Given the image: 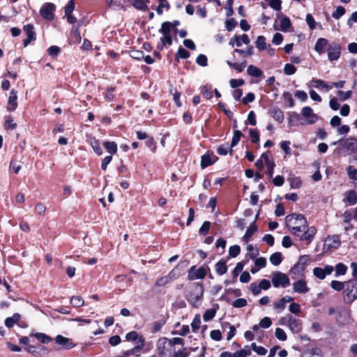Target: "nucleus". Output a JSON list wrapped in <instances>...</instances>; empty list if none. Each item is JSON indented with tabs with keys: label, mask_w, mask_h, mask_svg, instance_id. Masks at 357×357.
I'll use <instances>...</instances> for the list:
<instances>
[{
	"label": "nucleus",
	"mask_w": 357,
	"mask_h": 357,
	"mask_svg": "<svg viewBox=\"0 0 357 357\" xmlns=\"http://www.w3.org/2000/svg\"><path fill=\"white\" fill-rule=\"evenodd\" d=\"M314 50L319 54L325 53L328 54V59L330 61L337 60L341 54V45L336 42L328 43V40L324 38L317 39Z\"/></svg>",
	"instance_id": "f257e3e1"
},
{
	"label": "nucleus",
	"mask_w": 357,
	"mask_h": 357,
	"mask_svg": "<svg viewBox=\"0 0 357 357\" xmlns=\"http://www.w3.org/2000/svg\"><path fill=\"white\" fill-rule=\"evenodd\" d=\"M287 227L291 233L296 236L299 232L305 231L307 227V221L302 214L292 213L285 217Z\"/></svg>",
	"instance_id": "f03ea898"
},
{
	"label": "nucleus",
	"mask_w": 357,
	"mask_h": 357,
	"mask_svg": "<svg viewBox=\"0 0 357 357\" xmlns=\"http://www.w3.org/2000/svg\"><path fill=\"white\" fill-rule=\"evenodd\" d=\"M204 286L202 283L195 282L192 284L191 290L186 296L187 301L192 305L197 307V303L203 298Z\"/></svg>",
	"instance_id": "7ed1b4c3"
},
{
	"label": "nucleus",
	"mask_w": 357,
	"mask_h": 357,
	"mask_svg": "<svg viewBox=\"0 0 357 357\" xmlns=\"http://www.w3.org/2000/svg\"><path fill=\"white\" fill-rule=\"evenodd\" d=\"M160 342L161 339L158 342V351L160 357H188L190 354L189 349L186 347H182L181 349L178 351H176L175 348H174L173 351L170 349L169 353H167L165 348V342H162V343H160Z\"/></svg>",
	"instance_id": "20e7f679"
},
{
	"label": "nucleus",
	"mask_w": 357,
	"mask_h": 357,
	"mask_svg": "<svg viewBox=\"0 0 357 357\" xmlns=\"http://www.w3.org/2000/svg\"><path fill=\"white\" fill-rule=\"evenodd\" d=\"M343 298L346 303L351 304L357 299V281L349 280L346 282V288L343 291Z\"/></svg>",
	"instance_id": "39448f33"
},
{
	"label": "nucleus",
	"mask_w": 357,
	"mask_h": 357,
	"mask_svg": "<svg viewBox=\"0 0 357 357\" xmlns=\"http://www.w3.org/2000/svg\"><path fill=\"white\" fill-rule=\"evenodd\" d=\"M272 283L275 288L280 286L285 288L290 285V280L286 274L280 271H274L272 273Z\"/></svg>",
	"instance_id": "423d86ee"
},
{
	"label": "nucleus",
	"mask_w": 357,
	"mask_h": 357,
	"mask_svg": "<svg viewBox=\"0 0 357 357\" xmlns=\"http://www.w3.org/2000/svg\"><path fill=\"white\" fill-rule=\"evenodd\" d=\"M195 269L196 266H192L189 269L188 274V279L189 280L204 279L207 275V271H211L208 266H206V268H204V266H201L195 272Z\"/></svg>",
	"instance_id": "0eeeda50"
},
{
	"label": "nucleus",
	"mask_w": 357,
	"mask_h": 357,
	"mask_svg": "<svg viewBox=\"0 0 357 357\" xmlns=\"http://www.w3.org/2000/svg\"><path fill=\"white\" fill-rule=\"evenodd\" d=\"M56 6L53 3H45L40 9V15L47 21H52L54 19V11Z\"/></svg>",
	"instance_id": "6e6552de"
},
{
	"label": "nucleus",
	"mask_w": 357,
	"mask_h": 357,
	"mask_svg": "<svg viewBox=\"0 0 357 357\" xmlns=\"http://www.w3.org/2000/svg\"><path fill=\"white\" fill-rule=\"evenodd\" d=\"M347 154L350 155L357 152V139L354 137H349L346 139L342 146Z\"/></svg>",
	"instance_id": "1a4fd4ad"
},
{
	"label": "nucleus",
	"mask_w": 357,
	"mask_h": 357,
	"mask_svg": "<svg viewBox=\"0 0 357 357\" xmlns=\"http://www.w3.org/2000/svg\"><path fill=\"white\" fill-rule=\"evenodd\" d=\"M23 30L27 38L24 39L23 45L26 47L31 42L36 40V35L34 31V26L32 24H27L24 26Z\"/></svg>",
	"instance_id": "9d476101"
},
{
	"label": "nucleus",
	"mask_w": 357,
	"mask_h": 357,
	"mask_svg": "<svg viewBox=\"0 0 357 357\" xmlns=\"http://www.w3.org/2000/svg\"><path fill=\"white\" fill-rule=\"evenodd\" d=\"M301 114L307 119L308 124H313L318 120L317 115L313 113L312 109L309 106L303 107Z\"/></svg>",
	"instance_id": "9b49d317"
},
{
	"label": "nucleus",
	"mask_w": 357,
	"mask_h": 357,
	"mask_svg": "<svg viewBox=\"0 0 357 357\" xmlns=\"http://www.w3.org/2000/svg\"><path fill=\"white\" fill-rule=\"evenodd\" d=\"M288 326L291 331L294 333H298L302 330V323L298 319L294 318L291 314L287 315Z\"/></svg>",
	"instance_id": "f8f14e48"
},
{
	"label": "nucleus",
	"mask_w": 357,
	"mask_h": 357,
	"mask_svg": "<svg viewBox=\"0 0 357 357\" xmlns=\"http://www.w3.org/2000/svg\"><path fill=\"white\" fill-rule=\"evenodd\" d=\"M145 345V340L140 339V341L137 342V345L132 349L124 351L122 354L124 356H139V352L144 347Z\"/></svg>",
	"instance_id": "ddd939ff"
},
{
	"label": "nucleus",
	"mask_w": 357,
	"mask_h": 357,
	"mask_svg": "<svg viewBox=\"0 0 357 357\" xmlns=\"http://www.w3.org/2000/svg\"><path fill=\"white\" fill-rule=\"evenodd\" d=\"M17 91L13 89H11L8 98V106H7V110L8 112H13L15 111L17 107Z\"/></svg>",
	"instance_id": "4468645a"
},
{
	"label": "nucleus",
	"mask_w": 357,
	"mask_h": 357,
	"mask_svg": "<svg viewBox=\"0 0 357 357\" xmlns=\"http://www.w3.org/2000/svg\"><path fill=\"white\" fill-rule=\"evenodd\" d=\"M268 114L278 123H282L284 121V116L281 109L275 106L268 110Z\"/></svg>",
	"instance_id": "2eb2a0df"
},
{
	"label": "nucleus",
	"mask_w": 357,
	"mask_h": 357,
	"mask_svg": "<svg viewBox=\"0 0 357 357\" xmlns=\"http://www.w3.org/2000/svg\"><path fill=\"white\" fill-rule=\"evenodd\" d=\"M294 291L299 294H306L309 291L310 289L307 287V282L305 280L301 279L293 284Z\"/></svg>",
	"instance_id": "dca6fc26"
},
{
	"label": "nucleus",
	"mask_w": 357,
	"mask_h": 357,
	"mask_svg": "<svg viewBox=\"0 0 357 357\" xmlns=\"http://www.w3.org/2000/svg\"><path fill=\"white\" fill-rule=\"evenodd\" d=\"M56 343L61 345L64 349H70L73 348L75 344L68 337L61 335H58L55 338Z\"/></svg>",
	"instance_id": "f3484780"
},
{
	"label": "nucleus",
	"mask_w": 357,
	"mask_h": 357,
	"mask_svg": "<svg viewBox=\"0 0 357 357\" xmlns=\"http://www.w3.org/2000/svg\"><path fill=\"white\" fill-rule=\"evenodd\" d=\"M213 158L209 154H204L202 156L201 160V167L202 169L206 168L207 167L214 164L218 160V157L214 155L213 152L211 153Z\"/></svg>",
	"instance_id": "a211bd4d"
},
{
	"label": "nucleus",
	"mask_w": 357,
	"mask_h": 357,
	"mask_svg": "<svg viewBox=\"0 0 357 357\" xmlns=\"http://www.w3.org/2000/svg\"><path fill=\"white\" fill-rule=\"evenodd\" d=\"M345 198L343 199L344 203L348 205H355L357 203V193L354 190H350L345 193Z\"/></svg>",
	"instance_id": "6ab92c4d"
},
{
	"label": "nucleus",
	"mask_w": 357,
	"mask_h": 357,
	"mask_svg": "<svg viewBox=\"0 0 357 357\" xmlns=\"http://www.w3.org/2000/svg\"><path fill=\"white\" fill-rule=\"evenodd\" d=\"M215 269L217 273V274L222 275L225 274L227 272V260H225L224 258H222L220 259L215 264Z\"/></svg>",
	"instance_id": "aec40b11"
},
{
	"label": "nucleus",
	"mask_w": 357,
	"mask_h": 357,
	"mask_svg": "<svg viewBox=\"0 0 357 357\" xmlns=\"http://www.w3.org/2000/svg\"><path fill=\"white\" fill-rule=\"evenodd\" d=\"M326 241H331V243L327 244L328 249H337L341 245L340 238L338 235L328 236Z\"/></svg>",
	"instance_id": "412c9836"
},
{
	"label": "nucleus",
	"mask_w": 357,
	"mask_h": 357,
	"mask_svg": "<svg viewBox=\"0 0 357 357\" xmlns=\"http://www.w3.org/2000/svg\"><path fill=\"white\" fill-rule=\"evenodd\" d=\"M169 91L170 94H172L173 96V100L176 107H181L182 105L181 101L180 100L181 92L176 88H173L172 85L170 86Z\"/></svg>",
	"instance_id": "4be33fe9"
},
{
	"label": "nucleus",
	"mask_w": 357,
	"mask_h": 357,
	"mask_svg": "<svg viewBox=\"0 0 357 357\" xmlns=\"http://www.w3.org/2000/svg\"><path fill=\"white\" fill-rule=\"evenodd\" d=\"M216 151L217 153L220 155H226L228 153H229L230 155H232L234 153V150L231 148H230V146L228 142L220 145L217 148Z\"/></svg>",
	"instance_id": "5701e85b"
},
{
	"label": "nucleus",
	"mask_w": 357,
	"mask_h": 357,
	"mask_svg": "<svg viewBox=\"0 0 357 357\" xmlns=\"http://www.w3.org/2000/svg\"><path fill=\"white\" fill-rule=\"evenodd\" d=\"M190 56V53L187 50L183 48L182 46H179L178 51L175 54V61L176 63H179L181 59H186L189 58Z\"/></svg>",
	"instance_id": "b1692460"
},
{
	"label": "nucleus",
	"mask_w": 357,
	"mask_h": 357,
	"mask_svg": "<svg viewBox=\"0 0 357 357\" xmlns=\"http://www.w3.org/2000/svg\"><path fill=\"white\" fill-rule=\"evenodd\" d=\"M247 73L254 77H259L263 75L262 70L258 67L250 65L247 68Z\"/></svg>",
	"instance_id": "393cba45"
},
{
	"label": "nucleus",
	"mask_w": 357,
	"mask_h": 357,
	"mask_svg": "<svg viewBox=\"0 0 357 357\" xmlns=\"http://www.w3.org/2000/svg\"><path fill=\"white\" fill-rule=\"evenodd\" d=\"M158 1L159 4L155 9L158 15H162L163 14V8L166 10H169L170 9V3L167 0H158Z\"/></svg>",
	"instance_id": "a878e982"
},
{
	"label": "nucleus",
	"mask_w": 357,
	"mask_h": 357,
	"mask_svg": "<svg viewBox=\"0 0 357 357\" xmlns=\"http://www.w3.org/2000/svg\"><path fill=\"white\" fill-rule=\"evenodd\" d=\"M128 2L139 10L147 11L149 10L148 6L144 4L143 0H128Z\"/></svg>",
	"instance_id": "bb28decb"
},
{
	"label": "nucleus",
	"mask_w": 357,
	"mask_h": 357,
	"mask_svg": "<svg viewBox=\"0 0 357 357\" xmlns=\"http://www.w3.org/2000/svg\"><path fill=\"white\" fill-rule=\"evenodd\" d=\"M30 336H34L38 341L43 344H48L52 340L50 336L43 333L31 334Z\"/></svg>",
	"instance_id": "cd10ccee"
},
{
	"label": "nucleus",
	"mask_w": 357,
	"mask_h": 357,
	"mask_svg": "<svg viewBox=\"0 0 357 357\" xmlns=\"http://www.w3.org/2000/svg\"><path fill=\"white\" fill-rule=\"evenodd\" d=\"M290 187L293 189H298L302 186V180L300 176H292L288 178Z\"/></svg>",
	"instance_id": "c85d7f7f"
},
{
	"label": "nucleus",
	"mask_w": 357,
	"mask_h": 357,
	"mask_svg": "<svg viewBox=\"0 0 357 357\" xmlns=\"http://www.w3.org/2000/svg\"><path fill=\"white\" fill-rule=\"evenodd\" d=\"M291 26V22L289 17L284 16L280 20V30L287 32Z\"/></svg>",
	"instance_id": "c756f323"
},
{
	"label": "nucleus",
	"mask_w": 357,
	"mask_h": 357,
	"mask_svg": "<svg viewBox=\"0 0 357 357\" xmlns=\"http://www.w3.org/2000/svg\"><path fill=\"white\" fill-rule=\"evenodd\" d=\"M245 264V263L243 261H240L236 264V267L234 268V269L232 271V275H233L232 282L234 283L237 281V277L239 275V273L243 271Z\"/></svg>",
	"instance_id": "7c9ffc66"
},
{
	"label": "nucleus",
	"mask_w": 357,
	"mask_h": 357,
	"mask_svg": "<svg viewBox=\"0 0 357 357\" xmlns=\"http://www.w3.org/2000/svg\"><path fill=\"white\" fill-rule=\"evenodd\" d=\"M270 261L274 266H278L281 264L283 257L282 255L280 252L273 253L270 257Z\"/></svg>",
	"instance_id": "2f4dec72"
},
{
	"label": "nucleus",
	"mask_w": 357,
	"mask_h": 357,
	"mask_svg": "<svg viewBox=\"0 0 357 357\" xmlns=\"http://www.w3.org/2000/svg\"><path fill=\"white\" fill-rule=\"evenodd\" d=\"M201 92L203 96L209 100L213 97V91L212 86L211 84H206L202 87Z\"/></svg>",
	"instance_id": "473e14b6"
},
{
	"label": "nucleus",
	"mask_w": 357,
	"mask_h": 357,
	"mask_svg": "<svg viewBox=\"0 0 357 357\" xmlns=\"http://www.w3.org/2000/svg\"><path fill=\"white\" fill-rule=\"evenodd\" d=\"M104 148L106 151L113 155L117 152V144L115 142H105L103 144Z\"/></svg>",
	"instance_id": "72a5a7b5"
},
{
	"label": "nucleus",
	"mask_w": 357,
	"mask_h": 357,
	"mask_svg": "<svg viewBox=\"0 0 357 357\" xmlns=\"http://www.w3.org/2000/svg\"><path fill=\"white\" fill-rule=\"evenodd\" d=\"M127 341L135 342L140 341V339H144L142 335H139L137 331H132L128 333L126 335Z\"/></svg>",
	"instance_id": "f704fd0d"
},
{
	"label": "nucleus",
	"mask_w": 357,
	"mask_h": 357,
	"mask_svg": "<svg viewBox=\"0 0 357 357\" xmlns=\"http://www.w3.org/2000/svg\"><path fill=\"white\" fill-rule=\"evenodd\" d=\"M301 116L297 112H293L289 114L288 119V123L289 126H294L298 125L301 120Z\"/></svg>",
	"instance_id": "c9c22d12"
},
{
	"label": "nucleus",
	"mask_w": 357,
	"mask_h": 357,
	"mask_svg": "<svg viewBox=\"0 0 357 357\" xmlns=\"http://www.w3.org/2000/svg\"><path fill=\"white\" fill-rule=\"evenodd\" d=\"M234 52L238 53L243 56V57H247L252 56L254 54V47L250 45L247 47L245 50L241 49H235Z\"/></svg>",
	"instance_id": "e433bc0d"
},
{
	"label": "nucleus",
	"mask_w": 357,
	"mask_h": 357,
	"mask_svg": "<svg viewBox=\"0 0 357 357\" xmlns=\"http://www.w3.org/2000/svg\"><path fill=\"white\" fill-rule=\"evenodd\" d=\"M172 23L169 21H166L162 23L160 29L158 30L160 33L162 35L171 34L172 31Z\"/></svg>",
	"instance_id": "4c0bfd02"
},
{
	"label": "nucleus",
	"mask_w": 357,
	"mask_h": 357,
	"mask_svg": "<svg viewBox=\"0 0 357 357\" xmlns=\"http://www.w3.org/2000/svg\"><path fill=\"white\" fill-rule=\"evenodd\" d=\"M250 141L253 144H258L260 141V134L257 129H250Z\"/></svg>",
	"instance_id": "58836bf2"
},
{
	"label": "nucleus",
	"mask_w": 357,
	"mask_h": 357,
	"mask_svg": "<svg viewBox=\"0 0 357 357\" xmlns=\"http://www.w3.org/2000/svg\"><path fill=\"white\" fill-rule=\"evenodd\" d=\"M242 136H243V135L241 131L238 130H234L231 142L229 144L230 148L232 149L233 147L236 146L238 144Z\"/></svg>",
	"instance_id": "ea45409f"
},
{
	"label": "nucleus",
	"mask_w": 357,
	"mask_h": 357,
	"mask_svg": "<svg viewBox=\"0 0 357 357\" xmlns=\"http://www.w3.org/2000/svg\"><path fill=\"white\" fill-rule=\"evenodd\" d=\"M163 340V342H165L167 340H168V345L170 347H174V345L176 344H180L183 346L185 344V340L181 337H173L172 339L164 338Z\"/></svg>",
	"instance_id": "a19ab883"
},
{
	"label": "nucleus",
	"mask_w": 357,
	"mask_h": 357,
	"mask_svg": "<svg viewBox=\"0 0 357 357\" xmlns=\"http://www.w3.org/2000/svg\"><path fill=\"white\" fill-rule=\"evenodd\" d=\"M90 144L93 150V151L98 155H100L102 153V149L100 146V142L98 139H96L95 137L91 139Z\"/></svg>",
	"instance_id": "79ce46f5"
},
{
	"label": "nucleus",
	"mask_w": 357,
	"mask_h": 357,
	"mask_svg": "<svg viewBox=\"0 0 357 357\" xmlns=\"http://www.w3.org/2000/svg\"><path fill=\"white\" fill-rule=\"evenodd\" d=\"M145 144L148 148L150 149L152 153H155L157 145L154 138L152 136H149L148 138L145 139Z\"/></svg>",
	"instance_id": "37998d69"
},
{
	"label": "nucleus",
	"mask_w": 357,
	"mask_h": 357,
	"mask_svg": "<svg viewBox=\"0 0 357 357\" xmlns=\"http://www.w3.org/2000/svg\"><path fill=\"white\" fill-rule=\"evenodd\" d=\"M259 213L257 214L255 220L249 225L245 233L250 236H252L253 234L258 230V227L256 224L257 219L258 218Z\"/></svg>",
	"instance_id": "c03bdc74"
},
{
	"label": "nucleus",
	"mask_w": 357,
	"mask_h": 357,
	"mask_svg": "<svg viewBox=\"0 0 357 357\" xmlns=\"http://www.w3.org/2000/svg\"><path fill=\"white\" fill-rule=\"evenodd\" d=\"M347 269L348 268L342 262L337 264L335 266V275L338 276L345 275Z\"/></svg>",
	"instance_id": "a18cd8bd"
},
{
	"label": "nucleus",
	"mask_w": 357,
	"mask_h": 357,
	"mask_svg": "<svg viewBox=\"0 0 357 357\" xmlns=\"http://www.w3.org/2000/svg\"><path fill=\"white\" fill-rule=\"evenodd\" d=\"M255 43L259 51H263L266 48V38L264 36H259Z\"/></svg>",
	"instance_id": "49530a36"
},
{
	"label": "nucleus",
	"mask_w": 357,
	"mask_h": 357,
	"mask_svg": "<svg viewBox=\"0 0 357 357\" xmlns=\"http://www.w3.org/2000/svg\"><path fill=\"white\" fill-rule=\"evenodd\" d=\"M331 287L332 289L337 291L344 290L346 288V282H342L337 280H333L331 283Z\"/></svg>",
	"instance_id": "de8ad7c7"
},
{
	"label": "nucleus",
	"mask_w": 357,
	"mask_h": 357,
	"mask_svg": "<svg viewBox=\"0 0 357 357\" xmlns=\"http://www.w3.org/2000/svg\"><path fill=\"white\" fill-rule=\"evenodd\" d=\"M70 303L75 307H79L84 305V301L79 296H74L70 299Z\"/></svg>",
	"instance_id": "09e8293b"
},
{
	"label": "nucleus",
	"mask_w": 357,
	"mask_h": 357,
	"mask_svg": "<svg viewBox=\"0 0 357 357\" xmlns=\"http://www.w3.org/2000/svg\"><path fill=\"white\" fill-rule=\"evenodd\" d=\"M116 90L115 86H109L107 88V92L105 94V99L108 102H111L114 99V95L112 93Z\"/></svg>",
	"instance_id": "8fccbe9b"
},
{
	"label": "nucleus",
	"mask_w": 357,
	"mask_h": 357,
	"mask_svg": "<svg viewBox=\"0 0 357 357\" xmlns=\"http://www.w3.org/2000/svg\"><path fill=\"white\" fill-rule=\"evenodd\" d=\"M211 222L204 221L199 229V234L202 236H206L209 232L211 228Z\"/></svg>",
	"instance_id": "3c124183"
},
{
	"label": "nucleus",
	"mask_w": 357,
	"mask_h": 357,
	"mask_svg": "<svg viewBox=\"0 0 357 357\" xmlns=\"http://www.w3.org/2000/svg\"><path fill=\"white\" fill-rule=\"evenodd\" d=\"M247 250L249 251L248 256L250 259H255L259 255V250L258 248L255 249L252 244H249L247 246Z\"/></svg>",
	"instance_id": "603ef678"
},
{
	"label": "nucleus",
	"mask_w": 357,
	"mask_h": 357,
	"mask_svg": "<svg viewBox=\"0 0 357 357\" xmlns=\"http://www.w3.org/2000/svg\"><path fill=\"white\" fill-rule=\"evenodd\" d=\"M337 95L340 101H344L346 100L349 99L351 97L352 91L350 90L347 91H343L339 90L337 92Z\"/></svg>",
	"instance_id": "864d4df0"
},
{
	"label": "nucleus",
	"mask_w": 357,
	"mask_h": 357,
	"mask_svg": "<svg viewBox=\"0 0 357 357\" xmlns=\"http://www.w3.org/2000/svg\"><path fill=\"white\" fill-rule=\"evenodd\" d=\"M216 314V310L214 308L208 309L205 311L203 319L205 321H208L211 320Z\"/></svg>",
	"instance_id": "5fc2aeb1"
},
{
	"label": "nucleus",
	"mask_w": 357,
	"mask_h": 357,
	"mask_svg": "<svg viewBox=\"0 0 357 357\" xmlns=\"http://www.w3.org/2000/svg\"><path fill=\"white\" fill-rule=\"evenodd\" d=\"M4 128L6 130H14L17 128V123H13V119L11 116H8L5 121Z\"/></svg>",
	"instance_id": "6e6d98bb"
},
{
	"label": "nucleus",
	"mask_w": 357,
	"mask_h": 357,
	"mask_svg": "<svg viewBox=\"0 0 357 357\" xmlns=\"http://www.w3.org/2000/svg\"><path fill=\"white\" fill-rule=\"evenodd\" d=\"M200 325H201L200 316L199 314H196L192 320V322L191 323L192 331L194 333H196L197 331V330L200 328Z\"/></svg>",
	"instance_id": "4d7b16f0"
},
{
	"label": "nucleus",
	"mask_w": 357,
	"mask_h": 357,
	"mask_svg": "<svg viewBox=\"0 0 357 357\" xmlns=\"http://www.w3.org/2000/svg\"><path fill=\"white\" fill-rule=\"evenodd\" d=\"M345 12V8L342 6H339L337 7L336 10L332 13V17L336 20H338L342 15H344Z\"/></svg>",
	"instance_id": "13d9d810"
},
{
	"label": "nucleus",
	"mask_w": 357,
	"mask_h": 357,
	"mask_svg": "<svg viewBox=\"0 0 357 357\" xmlns=\"http://www.w3.org/2000/svg\"><path fill=\"white\" fill-rule=\"evenodd\" d=\"M241 252V248L238 245H232L229 249V257L234 258L236 257Z\"/></svg>",
	"instance_id": "bf43d9fd"
},
{
	"label": "nucleus",
	"mask_w": 357,
	"mask_h": 357,
	"mask_svg": "<svg viewBox=\"0 0 357 357\" xmlns=\"http://www.w3.org/2000/svg\"><path fill=\"white\" fill-rule=\"evenodd\" d=\"M291 142L289 141H282L280 142V148L284 152L285 155H291V150L289 147Z\"/></svg>",
	"instance_id": "052dcab7"
},
{
	"label": "nucleus",
	"mask_w": 357,
	"mask_h": 357,
	"mask_svg": "<svg viewBox=\"0 0 357 357\" xmlns=\"http://www.w3.org/2000/svg\"><path fill=\"white\" fill-rule=\"evenodd\" d=\"M275 335L280 341H285L287 339L286 333L280 328H277L275 329Z\"/></svg>",
	"instance_id": "680f3d73"
},
{
	"label": "nucleus",
	"mask_w": 357,
	"mask_h": 357,
	"mask_svg": "<svg viewBox=\"0 0 357 357\" xmlns=\"http://www.w3.org/2000/svg\"><path fill=\"white\" fill-rule=\"evenodd\" d=\"M238 24L234 18H229L226 20L225 27L228 31H231Z\"/></svg>",
	"instance_id": "e2e57ef3"
},
{
	"label": "nucleus",
	"mask_w": 357,
	"mask_h": 357,
	"mask_svg": "<svg viewBox=\"0 0 357 357\" xmlns=\"http://www.w3.org/2000/svg\"><path fill=\"white\" fill-rule=\"evenodd\" d=\"M196 63L200 66H206L208 65L207 56L203 54H199L196 59Z\"/></svg>",
	"instance_id": "0e129e2a"
},
{
	"label": "nucleus",
	"mask_w": 357,
	"mask_h": 357,
	"mask_svg": "<svg viewBox=\"0 0 357 357\" xmlns=\"http://www.w3.org/2000/svg\"><path fill=\"white\" fill-rule=\"evenodd\" d=\"M305 270V267L300 266L298 263H296L289 271V273L298 275Z\"/></svg>",
	"instance_id": "69168bd1"
},
{
	"label": "nucleus",
	"mask_w": 357,
	"mask_h": 357,
	"mask_svg": "<svg viewBox=\"0 0 357 357\" xmlns=\"http://www.w3.org/2000/svg\"><path fill=\"white\" fill-rule=\"evenodd\" d=\"M296 71V68L291 63H286L284 67V73L285 75H291Z\"/></svg>",
	"instance_id": "338daca9"
},
{
	"label": "nucleus",
	"mask_w": 357,
	"mask_h": 357,
	"mask_svg": "<svg viewBox=\"0 0 357 357\" xmlns=\"http://www.w3.org/2000/svg\"><path fill=\"white\" fill-rule=\"evenodd\" d=\"M313 274L319 279L324 280L326 275L324 273V270L320 267H315L313 269Z\"/></svg>",
	"instance_id": "774afa93"
}]
</instances>
